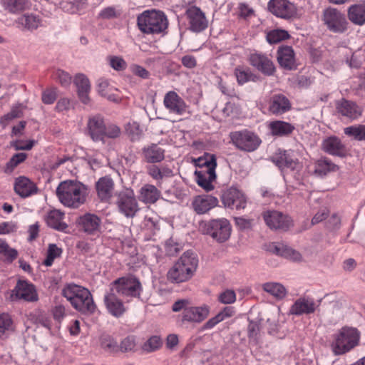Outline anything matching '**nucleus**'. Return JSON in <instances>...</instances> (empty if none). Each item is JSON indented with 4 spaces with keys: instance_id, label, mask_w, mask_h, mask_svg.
Masks as SVG:
<instances>
[{
    "instance_id": "obj_1",
    "label": "nucleus",
    "mask_w": 365,
    "mask_h": 365,
    "mask_svg": "<svg viewBox=\"0 0 365 365\" xmlns=\"http://www.w3.org/2000/svg\"><path fill=\"white\" fill-rule=\"evenodd\" d=\"M60 202L65 207L77 209L86 203L89 195L88 187L78 180H65L56 190Z\"/></svg>"
},
{
    "instance_id": "obj_2",
    "label": "nucleus",
    "mask_w": 365,
    "mask_h": 365,
    "mask_svg": "<svg viewBox=\"0 0 365 365\" xmlns=\"http://www.w3.org/2000/svg\"><path fill=\"white\" fill-rule=\"evenodd\" d=\"M197 266V255L191 251H187L169 269L167 279L175 284L187 282L195 275Z\"/></svg>"
},
{
    "instance_id": "obj_3",
    "label": "nucleus",
    "mask_w": 365,
    "mask_h": 365,
    "mask_svg": "<svg viewBox=\"0 0 365 365\" xmlns=\"http://www.w3.org/2000/svg\"><path fill=\"white\" fill-rule=\"evenodd\" d=\"M62 295L72 307L83 314H93L96 306L90 291L76 284H68L62 289Z\"/></svg>"
},
{
    "instance_id": "obj_4",
    "label": "nucleus",
    "mask_w": 365,
    "mask_h": 365,
    "mask_svg": "<svg viewBox=\"0 0 365 365\" xmlns=\"http://www.w3.org/2000/svg\"><path fill=\"white\" fill-rule=\"evenodd\" d=\"M198 168L195 171L197 185L206 191L214 189L212 182L216 179L215 168L217 167L215 155L206 154L196 160Z\"/></svg>"
},
{
    "instance_id": "obj_5",
    "label": "nucleus",
    "mask_w": 365,
    "mask_h": 365,
    "mask_svg": "<svg viewBox=\"0 0 365 365\" xmlns=\"http://www.w3.org/2000/svg\"><path fill=\"white\" fill-rule=\"evenodd\" d=\"M139 29L146 34H160L168 28V21L163 11L146 10L137 19Z\"/></svg>"
},
{
    "instance_id": "obj_6",
    "label": "nucleus",
    "mask_w": 365,
    "mask_h": 365,
    "mask_svg": "<svg viewBox=\"0 0 365 365\" xmlns=\"http://www.w3.org/2000/svg\"><path fill=\"white\" fill-rule=\"evenodd\" d=\"M172 309L175 312L182 311V322L190 324H200L207 318L210 312L208 305L191 306L187 299L176 301L173 304Z\"/></svg>"
},
{
    "instance_id": "obj_7",
    "label": "nucleus",
    "mask_w": 365,
    "mask_h": 365,
    "mask_svg": "<svg viewBox=\"0 0 365 365\" xmlns=\"http://www.w3.org/2000/svg\"><path fill=\"white\" fill-rule=\"evenodd\" d=\"M359 333L356 329L352 327H343L334 336L331 344V349L335 355L343 354L359 343Z\"/></svg>"
},
{
    "instance_id": "obj_8",
    "label": "nucleus",
    "mask_w": 365,
    "mask_h": 365,
    "mask_svg": "<svg viewBox=\"0 0 365 365\" xmlns=\"http://www.w3.org/2000/svg\"><path fill=\"white\" fill-rule=\"evenodd\" d=\"M110 289L115 292L120 297L139 298L143 287L138 279L134 276L128 275L114 280L110 285Z\"/></svg>"
},
{
    "instance_id": "obj_9",
    "label": "nucleus",
    "mask_w": 365,
    "mask_h": 365,
    "mask_svg": "<svg viewBox=\"0 0 365 365\" xmlns=\"http://www.w3.org/2000/svg\"><path fill=\"white\" fill-rule=\"evenodd\" d=\"M230 138L236 148L245 152L255 151L262 142L256 134L247 130L232 133Z\"/></svg>"
},
{
    "instance_id": "obj_10",
    "label": "nucleus",
    "mask_w": 365,
    "mask_h": 365,
    "mask_svg": "<svg viewBox=\"0 0 365 365\" xmlns=\"http://www.w3.org/2000/svg\"><path fill=\"white\" fill-rule=\"evenodd\" d=\"M189 29L195 33H200L208 27V19L205 12L199 7L189 6L185 11Z\"/></svg>"
},
{
    "instance_id": "obj_11",
    "label": "nucleus",
    "mask_w": 365,
    "mask_h": 365,
    "mask_svg": "<svg viewBox=\"0 0 365 365\" xmlns=\"http://www.w3.org/2000/svg\"><path fill=\"white\" fill-rule=\"evenodd\" d=\"M117 205L119 211L127 217H133L139 210L134 192L131 189L123 190L118 194Z\"/></svg>"
},
{
    "instance_id": "obj_12",
    "label": "nucleus",
    "mask_w": 365,
    "mask_h": 365,
    "mask_svg": "<svg viewBox=\"0 0 365 365\" xmlns=\"http://www.w3.org/2000/svg\"><path fill=\"white\" fill-rule=\"evenodd\" d=\"M266 225L272 230L286 231L292 226L291 218L277 210H267L262 213Z\"/></svg>"
},
{
    "instance_id": "obj_13",
    "label": "nucleus",
    "mask_w": 365,
    "mask_h": 365,
    "mask_svg": "<svg viewBox=\"0 0 365 365\" xmlns=\"http://www.w3.org/2000/svg\"><path fill=\"white\" fill-rule=\"evenodd\" d=\"M207 233L217 241L225 242L230 237V223L225 218L212 220L207 223Z\"/></svg>"
},
{
    "instance_id": "obj_14",
    "label": "nucleus",
    "mask_w": 365,
    "mask_h": 365,
    "mask_svg": "<svg viewBox=\"0 0 365 365\" xmlns=\"http://www.w3.org/2000/svg\"><path fill=\"white\" fill-rule=\"evenodd\" d=\"M222 201L225 207L237 210H243L247 205V197L235 187H231L223 192Z\"/></svg>"
},
{
    "instance_id": "obj_15",
    "label": "nucleus",
    "mask_w": 365,
    "mask_h": 365,
    "mask_svg": "<svg viewBox=\"0 0 365 365\" xmlns=\"http://www.w3.org/2000/svg\"><path fill=\"white\" fill-rule=\"evenodd\" d=\"M324 21L329 30L341 33L346 29V19L337 9L329 8L324 11Z\"/></svg>"
},
{
    "instance_id": "obj_16",
    "label": "nucleus",
    "mask_w": 365,
    "mask_h": 365,
    "mask_svg": "<svg viewBox=\"0 0 365 365\" xmlns=\"http://www.w3.org/2000/svg\"><path fill=\"white\" fill-rule=\"evenodd\" d=\"M163 105L170 113L182 115L187 110V106L185 101L173 91H170L165 94Z\"/></svg>"
},
{
    "instance_id": "obj_17",
    "label": "nucleus",
    "mask_w": 365,
    "mask_h": 365,
    "mask_svg": "<svg viewBox=\"0 0 365 365\" xmlns=\"http://www.w3.org/2000/svg\"><path fill=\"white\" fill-rule=\"evenodd\" d=\"M320 301L316 302L309 297L298 298L289 309V314L295 316L311 314L319 307Z\"/></svg>"
},
{
    "instance_id": "obj_18",
    "label": "nucleus",
    "mask_w": 365,
    "mask_h": 365,
    "mask_svg": "<svg viewBox=\"0 0 365 365\" xmlns=\"http://www.w3.org/2000/svg\"><path fill=\"white\" fill-rule=\"evenodd\" d=\"M272 161L282 171L295 170L300 168L298 160L291 150H279L273 156Z\"/></svg>"
},
{
    "instance_id": "obj_19",
    "label": "nucleus",
    "mask_w": 365,
    "mask_h": 365,
    "mask_svg": "<svg viewBox=\"0 0 365 365\" xmlns=\"http://www.w3.org/2000/svg\"><path fill=\"white\" fill-rule=\"evenodd\" d=\"M268 9L272 14L282 19H289L296 13L295 6L288 0H271Z\"/></svg>"
},
{
    "instance_id": "obj_20",
    "label": "nucleus",
    "mask_w": 365,
    "mask_h": 365,
    "mask_svg": "<svg viewBox=\"0 0 365 365\" xmlns=\"http://www.w3.org/2000/svg\"><path fill=\"white\" fill-rule=\"evenodd\" d=\"M250 63L267 76H272L275 71V67L273 62L267 56L254 53L250 54L249 57Z\"/></svg>"
},
{
    "instance_id": "obj_21",
    "label": "nucleus",
    "mask_w": 365,
    "mask_h": 365,
    "mask_svg": "<svg viewBox=\"0 0 365 365\" xmlns=\"http://www.w3.org/2000/svg\"><path fill=\"white\" fill-rule=\"evenodd\" d=\"M80 227L86 233L97 235L101 228V220L96 215L86 213L78 220Z\"/></svg>"
},
{
    "instance_id": "obj_22",
    "label": "nucleus",
    "mask_w": 365,
    "mask_h": 365,
    "mask_svg": "<svg viewBox=\"0 0 365 365\" xmlns=\"http://www.w3.org/2000/svg\"><path fill=\"white\" fill-rule=\"evenodd\" d=\"M217 205V198L210 195H197L194 197L192 202L193 210L199 215L207 212Z\"/></svg>"
},
{
    "instance_id": "obj_23",
    "label": "nucleus",
    "mask_w": 365,
    "mask_h": 365,
    "mask_svg": "<svg viewBox=\"0 0 365 365\" xmlns=\"http://www.w3.org/2000/svg\"><path fill=\"white\" fill-rule=\"evenodd\" d=\"M14 293L16 298L25 301L34 302L38 299V295L34 286L26 281H18L14 289Z\"/></svg>"
},
{
    "instance_id": "obj_24",
    "label": "nucleus",
    "mask_w": 365,
    "mask_h": 365,
    "mask_svg": "<svg viewBox=\"0 0 365 365\" xmlns=\"http://www.w3.org/2000/svg\"><path fill=\"white\" fill-rule=\"evenodd\" d=\"M118 296L115 292L110 289V292L104 297V303L108 312L115 317H120L125 312V307Z\"/></svg>"
},
{
    "instance_id": "obj_25",
    "label": "nucleus",
    "mask_w": 365,
    "mask_h": 365,
    "mask_svg": "<svg viewBox=\"0 0 365 365\" xmlns=\"http://www.w3.org/2000/svg\"><path fill=\"white\" fill-rule=\"evenodd\" d=\"M88 132L93 141H103L106 125L100 116L90 118L87 123Z\"/></svg>"
},
{
    "instance_id": "obj_26",
    "label": "nucleus",
    "mask_w": 365,
    "mask_h": 365,
    "mask_svg": "<svg viewBox=\"0 0 365 365\" xmlns=\"http://www.w3.org/2000/svg\"><path fill=\"white\" fill-rule=\"evenodd\" d=\"M339 113L351 120L357 119L361 115V109L354 102L341 99L336 103Z\"/></svg>"
},
{
    "instance_id": "obj_27",
    "label": "nucleus",
    "mask_w": 365,
    "mask_h": 365,
    "mask_svg": "<svg viewBox=\"0 0 365 365\" xmlns=\"http://www.w3.org/2000/svg\"><path fill=\"white\" fill-rule=\"evenodd\" d=\"M14 188L16 194L24 198L38 192L36 184L24 176H20L15 180Z\"/></svg>"
},
{
    "instance_id": "obj_28",
    "label": "nucleus",
    "mask_w": 365,
    "mask_h": 365,
    "mask_svg": "<svg viewBox=\"0 0 365 365\" xmlns=\"http://www.w3.org/2000/svg\"><path fill=\"white\" fill-rule=\"evenodd\" d=\"M269 250L277 255L294 262H300L302 259V256L298 251L282 243L270 244Z\"/></svg>"
},
{
    "instance_id": "obj_29",
    "label": "nucleus",
    "mask_w": 365,
    "mask_h": 365,
    "mask_svg": "<svg viewBox=\"0 0 365 365\" xmlns=\"http://www.w3.org/2000/svg\"><path fill=\"white\" fill-rule=\"evenodd\" d=\"M74 84L78 89V93L80 100L84 104H88L90 102L88 96L91 91V83L88 78L82 73H78L75 76Z\"/></svg>"
},
{
    "instance_id": "obj_30",
    "label": "nucleus",
    "mask_w": 365,
    "mask_h": 365,
    "mask_svg": "<svg viewBox=\"0 0 365 365\" xmlns=\"http://www.w3.org/2000/svg\"><path fill=\"white\" fill-rule=\"evenodd\" d=\"M98 196L101 200H109L113 192L114 182L109 177H102L96 183Z\"/></svg>"
},
{
    "instance_id": "obj_31",
    "label": "nucleus",
    "mask_w": 365,
    "mask_h": 365,
    "mask_svg": "<svg viewBox=\"0 0 365 365\" xmlns=\"http://www.w3.org/2000/svg\"><path fill=\"white\" fill-rule=\"evenodd\" d=\"M277 61L279 65L288 70L294 67L295 60L294 50L291 46H282L277 51Z\"/></svg>"
},
{
    "instance_id": "obj_32",
    "label": "nucleus",
    "mask_w": 365,
    "mask_h": 365,
    "mask_svg": "<svg viewBox=\"0 0 365 365\" xmlns=\"http://www.w3.org/2000/svg\"><path fill=\"white\" fill-rule=\"evenodd\" d=\"M63 212L57 209L49 210L47 213V225L55 230L65 231L68 225L63 221Z\"/></svg>"
},
{
    "instance_id": "obj_33",
    "label": "nucleus",
    "mask_w": 365,
    "mask_h": 365,
    "mask_svg": "<svg viewBox=\"0 0 365 365\" xmlns=\"http://www.w3.org/2000/svg\"><path fill=\"white\" fill-rule=\"evenodd\" d=\"M322 149L326 153L333 155H341L344 152V147L341 140L334 136L324 140Z\"/></svg>"
},
{
    "instance_id": "obj_34",
    "label": "nucleus",
    "mask_w": 365,
    "mask_h": 365,
    "mask_svg": "<svg viewBox=\"0 0 365 365\" xmlns=\"http://www.w3.org/2000/svg\"><path fill=\"white\" fill-rule=\"evenodd\" d=\"M290 108L289 100L282 95H274L272 96L269 105V111L273 114H281L285 113Z\"/></svg>"
},
{
    "instance_id": "obj_35",
    "label": "nucleus",
    "mask_w": 365,
    "mask_h": 365,
    "mask_svg": "<svg viewBox=\"0 0 365 365\" xmlns=\"http://www.w3.org/2000/svg\"><path fill=\"white\" fill-rule=\"evenodd\" d=\"M40 23L39 16L33 14H25L16 20L18 28L27 30L36 29Z\"/></svg>"
},
{
    "instance_id": "obj_36",
    "label": "nucleus",
    "mask_w": 365,
    "mask_h": 365,
    "mask_svg": "<svg viewBox=\"0 0 365 365\" xmlns=\"http://www.w3.org/2000/svg\"><path fill=\"white\" fill-rule=\"evenodd\" d=\"M160 191L153 185L146 184L140 190V199L145 203H155L160 197Z\"/></svg>"
},
{
    "instance_id": "obj_37",
    "label": "nucleus",
    "mask_w": 365,
    "mask_h": 365,
    "mask_svg": "<svg viewBox=\"0 0 365 365\" xmlns=\"http://www.w3.org/2000/svg\"><path fill=\"white\" fill-rule=\"evenodd\" d=\"M143 153L148 163H155L164 159V150L156 144H152L143 150Z\"/></svg>"
},
{
    "instance_id": "obj_38",
    "label": "nucleus",
    "mask_w": 365,
    "mask_h": 365,
    "mask_svg": "<svg viewBox=\"0 0 365 365\" xmlns=\"http://www.w3.org/2000/svg\"><path fill=\"white\" fill-rule=\"evenodd\" d=\"M148 173L157 181L158 186H160L164 178H170L173 175L172 170L167 166L150 165L148 168Z\"/></svg>"
},
{
    "instance_id": "obj_39",
    "label": "nucleus",
    "mask_w": 365,
    "mask_h": 365,
    "mask_svg": "<svg viewBox=\"0 0 365 365\" xmlns=\"http://www.w3.org/2000/svg\"><path fill=\"white\" fill-rule=\"evenodd\" d=\"M348 16L354 24H364L365 23V3L351 6L348 9Z\"/></svg>"
},
{
    "instance_id": "obj_40",
    "label": "nucleus",
    "mask_w": 365,
    "mask_h": 365,
    "mask_svg": "<svg viewBox=\"0 0 365 365\" xmlns=\"http://www.w3.org/2000/svg\"><path fill=\"white\" fill-rule=\"evenodd\" d=\"M115 91L114 88L109 85L107 80L100 79L98 81L97 91L99 95L110 101L118 103L120 101V97L114 93Z\"/></svg>"
},
{
    "instance_id": "obj_41",
    "label": "nucleus",
    "mask_w": 365,
    "mask_h": 365,
    "mask_svg": "<svg viewBox=\"0 0 365 365\" xmlns=\"http://www.w3.org/2000/svg\"><path fill=\"white\" fill-rule=\"evenodd\" d=\"M235 311L232 307H226L215 317L210 319L204 324V329H210L223 320L232 317Z\"/></svg>"
},
{
    "instance_id": "obj_42",
    "label": "nucleus",
    "mask_w": 365,
    "mask_h": 365,
    "mask_svg": "<svg viewBox=\"0 0 365 365\" xmlns=\"http://www.w3.org/2000/svg\"><path fill=\"white\" fill-rule=\"evenodd\" d=\"M4 9L11 14H19L28 8L27 0H1Z\"/></svg>"
},
{
    "instance_id": "obj_43",
    "label": "nucleus",
    "mask_w": 365,
    "mask_h": 365,
    "mask_svg": "<svg viewBox=\"0 0 365 365\" xmlns=\"http://www.w3.org/2000/svg\"><path fill=\"white\" fill-rule=\"evenodd\" d=\"M262 289L272 295L276 299H282L287 295L286 288L278 282H266L262 285Z\"/></svg>"
},
{
    "instance_id": "obj_44",
    "label": "nucleus",
    "mask_w": 365,
    "mask_h": 365,
    "mask_svg": "<svg viewBox=\"0 0 365 365\" xmlns=\"http://www.w3.org/2000/svg\"><path fill=\"white\" fill-rule=\"evenodd\" d=\"M338 167L327 158L319 159L314 166V173L319 176H324L331 172H334Z\"/></svg>"
},
{
    "instance_id": "obj_45",
    "label": "nucleus",
    "mask_w": 365,
    "mask_h": 365,
    "mask_svg": "<svg viewBox=\"0 0 365 365\" xmlns=\"http://www.w3.org/2000/svg\"><path fill=\"white\" fill-rule=\"evenodd\" d=\"M269 128L274 135H286L291 133L294 126L289 123L280 120L271 122Z\"/></svg>"
},
{
    "instance_id": "obj_46",
    "label": "nucleus",
    "mask_w": 365,
    "mask_h": 365,
    "mask_svg": "<svg viewBox=\"0 0 365 365\" xmlns=\"http://www.w3.org/2000/svg\"><path fill=\"white\" fill-rule=\"evenodd\" d=\"M15 330L14 320L7 313H0V338L7 336Z\"/></svg>"
},
{
    "instance_id": "obj_47",
    "label": "nucleus",
    "mask_w": 365,
    "mask_h": 365,
    "mask_svg": "<svg viewBox=\"0 0 365 365\" xmlns=\"http://www.w3.org/2000/svg\"><path fill=\"white\" fill-rule=\"evenodd\" d=\"M17 256V250L11 248L4 240L0 239V259L11 262Z\"/></svg>"
},
{
    "instance_id": "obj_48",
    "label": "nucleus",
    "mask_w": 365,
    "mask_h": 365,
    "mask_svg": "<svg viewBox=\"0 0 365 365\" xmlns=\"http://www.w3.org/2000/svg\"><path fill=\"white\" fill-rule=\"evenodd\" d=\"M101 348L108 353H115L119 350L118 342L109 335H102L100 339Z\"/></svg>"
},
{
    "instance_id": "obj_49",
    "label": "nucleus",
    "mask_w": 365,
    "mask_h": 365,
    "mask_svg": "<svg viewBox=\"0 0 365 365\" xmlns=\"http://www.w3.org/2000/svg\"><path fill=\"white\" fill-rule=\"evenodd\" d=\"M235 75L240 85H243L254 79V75L249 68L238 66L235 69Z\"/></svg>"
},
{
    "instance_id": "obj_50",
    "label": "nucleus",
    "mask_w": 365,
    "mask_h": 365,
    "mask_svg": "<svg viewBox=\"0 0 365 365\" xmlns=\"http://www.w3.org/2000/svg\"><path fill=\"white\" fill-rule=\"evenodd\" d=\"M27 158V154L24 153H18L14 154L9 161L6 164L4 171L6 173H11L14 170Z\"/></svg>"
},
{
    "instance_id": "obj_51",
    "label": "nucleus",
    "mask_w": 365,
    "mask_h": 365,
    "mask_svg": "<svg viewBox=\"0 0 365 365\" xmlns=\"http://www.w3.org/2000/svg\"><path fill=\"white\" fill-rule=\"evenodd\" d=\"M344 133L349 136L353 137L357 140H365V125H358L347 127L344 129Z\"/></svg>"
},
{
    "instance_id": "obj_52",
    "label": "nucleus",
    "mask_w": 365,
    "mask_h": 365,
    "mask_svg": "<svg viewBox=\"0 0 365 365\" xmlns=\"http://www.w3.org/2000/svg\"><path fill=\"white\" fill-rule=\"evenodd\" d=\"M288 32L283 29H274L267 34V40L269 43H277L289 38Z\"/></svg>"
},
{
    "instance_id": "obj_53",
    "label": "nucleus",
    "mask_w": 365,
    "mask_h": 365,
    "mask_svg": "<svg viewBox=\"0 0 365 365\" xmlns=\"http://www.w3.org/2000/svg\"><path fill=\"white\" fill-rule=\"evenodd\" d=\"M52 77L64 87L69 86L71 83L70 74L61 69H55L53 71Z\"/></svg>"
},
{
    "instance_id": "obj_54",
    "label": "nucleus",
    "mask_w": 365,
    "mask_h": 365,
    "mask_svg": "<svg viewBox=\"0 0 365 365\" xmlns=\"http://www.w3.org/2000/svg\"><path fill=\"white\" fill-rule=\"evenodd\" d=\"M248 338L250 343L257 344L260 336L259 324L250 322L247 327Z\"/></svg>"
},
{
    "instance_id": "obj_55",
    "label": "nucleus",
    "mask_w": 365,
    "mask_h": 365,
    "mask_svg": "<svg viewBox=\"0 0 365 365\" xmlns=\"http://www.w3.org/2000/svg\"><path fill=\"white\" fill-rule=\"evenodd\" d=\"M62 254V249L56 244H50L47 249V267L51 266L54 259L59 258Z\"/></svg>"
},
{
    "instance_id": "obj_56",
    "label": "nucleus",
    "mask_w": 365,
    "mask_h": 365,
    "mask_svg": "<svg viewBox=\"0 0 365 365\" xmlns=\"http://www.w3.org/2000/svg\"><path fill=\"white\" fill-rule=\"evenodd\" d=\"M162 346V340L158 336H151L143 345V349L147 352L156 351Z\"/></svg>"
},
{
    "instance_id": "obj_57",
    "label": "nucleus",
    "mask_w": 365,
    "mask_h": 365,
    "mask_svg": "<svg viewBox=\"0 0 365 365\" xmlns=\"http://www.w3.org/2000/svg\"><path fill=\"white\" fill-rule=\"evenodd\" d=\"M217 299L223 304H230L236 301V294L232 289H226L218 295Z\"/></svg>"
},
{
    "instance_id": "obj_58",
    "label": "nucleus",
    "mask_w": 365,
    "mask_h": 365,
    "mask_svg": "<svg viewBox=\"0 0 365 365\" xmlns=\"http://www.w3.org/2000/svg\"><path fill=\"white\" fill-rule=\"evenodd\" d=\"M109 65L115 71H123L127 67V63L125 60L117 56H110L108 58Z\"/></svg>"
},
{
    "instance_id": "obj_59",
    "label": "nucleus",
    "mask_w": 365,
    "mask_h": 365,
    "mask_svg": "<svg viewBox=\"0 0 365 365\" xmlns=\"http://www.w3.org/2000/svg\"><path fill=\"white\" fill-rule=\"evenodd\" d=\"M120 128L115 124H108L106 126V130L104 133V138L108 137L109 138H116L120 135Z\"/></svg>"
},
{
    "instance_id": "obj_60",
    "label": "nucleus",
    "mask_w": 365,
    "mask_h": 365,
    "mask_svg": "<svg viewBox=\"0 0 365 365\" xmlns=\"http://www.w3.org/2000/svg\"><path fill=\"white\" fill-rule=\"evenodd\" d=\"M52 315L56 321L61 322L66 316V309L64 306L60 304L55 305L52 309Z\"/></svg>"
},
{
    "instance_id": "obj_61",
    "label": "nucleus",
    "mask_w": 365,
    "mask_h": 365,
    "mask_svg": "<svg viewBox=\"0 0 365 365\" xmlns=\"http://www.w3.org/2000/svg\"><path fill=\"white\" fill-rule=\"evenodd\" d=\"M18 227L13 222H4L0 223V235H6L16 231Z\"/></svg>"
},
{
    "instance_id": "obj_62",
    "label": "nucleus",
    "mask_w": 365,
    "mask_h": 365,
    "mask_svg": "<svg viewBox=\"0 0 365 365\" xmlns=\"http://www.w3.org/2000/svg\"><path fill=\"white\" fill-rule=\"evenodd\" d=\"M135 341L133 336H128L125 338L120 343L119 349L122 351H128L134 349Z\"/></svg>"
},
{
    "instance_id": "obj_63",
    "label": "nucleus",
    "mask_w": 365,
    "mask_h": 365,
    "mask_svg": "<svg viewBox=\"0 0 365 365\" xmlns=\"http://www.w3.org/2000/svg\"><path fill=\"white\" fill-rule=\"evenodd\" d=\"M119 14L115 7L108 6L103 9L99 15L103 19H110L117 17Z\"/></svg>"
},
{
    "instance_id": "obj_64",
    "label": "nucleus",
    "mask_w": 365,
    "mask_h": 365,
    "mask_svg": "<svg viewBox=\"0 0 365 365\" xmlns=\"http://www.w3.org/2000/svg\"><path fill=\"white\" fill-rule=\"evenodd\" d=\"M126 131L130 135L133 140L137 139L141 133L139 125L135 122L128 123L126 127Z\"/></svg>"
}]
</instances>
